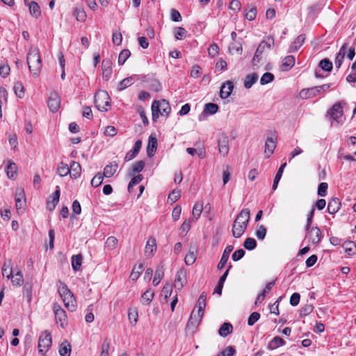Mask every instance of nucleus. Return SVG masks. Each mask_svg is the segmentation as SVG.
Listing matches in <instances>:
<instances>
[{
    "instance_id": "nucleus-7",
    "label": "nucleus",
    "mask_w": 356,
    "mask_h": 356,
    "mask_svg": "<svg viewBox=\"0 0 356 356\" xmlns=\"http://www.w3.org/2000/svg\"><path fill=\"white\" fill-rule=\"evenodd\" d=\"M274 44V40L273 38H268L266 40H263L258 46L254 56L252 59V64L254 66L257 65L262 59V54L264 51L268 49H270Z\"/></svg>"
},
{
    "instance_id": "nucleus-49",
    "label": "nucleus",
    "mask_w": 356,
    "mask_h": 356,
    "mask_svg": "<svg viewBox=\"0 0 356 356\" xmlns=\"http://www.w3.org/2000/svg\"><path fill=\"white\" fill-rule=\"evenodd\" d=\"M131 56V52L129 49L122 50L118 56V64L119 65H122L125 61L129 58Z\"/></svg>"
},
{
    "instance_id": "nucleus-63",
    "label": "nucleus",
    "mask_w": 356,
    "mask_h": 356,
    "mask_svg": "<svg viewBox=\"0 0 356 356\" xmlns=\"http://www.w3.org/2000/svg\"><path fill=\"white\" fill-rule=\"evenodd\" d=\"M145 167V162L143 161H138L135 162L131 168L133 173L140 172Z\"/></svg>"
},
{
    "instance_id": "nucleus-57",
    "label": "nucleus",
    "mask_w": 356,
    "mask_h": 356,
    "mask_svg": "<svg viewBox=\"0 0 356 356\" xmlns=\"http://www.w3.org/2000/svg\"><path fill=\"white\" fill-rule=\"evenodd\" d=\"M186 33V30L183 27H177L174 31V35L177 40H182Z\"/></svg>"
},
{
    "instance_id": "nucleus-53",
    "label": "nucleus",
    "mask_w": 356,
    "mask_h": 356,
    "mask_svg": "<svg viewBox=\"0 0 356 356\" xmlns=\"http://www.w3.org/2000/svg\"><path fill=\"white\" fill-rule=\"evenodd\" d=\"M314 310V306L312 304L305 305L300 310V317H305L311 314Z\"/></svg>"
},
{
    "instance_id": "nucleus-1",
    "label": "nucleus",
    "mask_w": 356,
    "mask_h": 356,
    "mask_svg": "<svg viewBox=\"0 0 356 356\" xmlns=\"http://www.w3.org/2000/svg\"><path fill=\"white\" fill-rule=\"evenodd\" d=\"M250 218L248 209H243L237 215L232 225V235L235 238L241 237L247 229Z\"/></svg>"
},
{
    "instance_id": "nucleus-27",
    "label": "nucleus",
    "mask_w": 356,
    "mask_h": 356,
    "mask_svg": "<svg viewBox=\"0 0 356 356\" xmlns=\"http://www.w3.org/2000/svg\"><path fill=\"white\" fill-rule=\"evenodd\" d=\"M305 40V35H298L293 42L291 44L289 47V52H295L297 51L300 47L303 44Z\"/></svg>"
},
{
    "instance_id": "nucleus-51",
    "label": "nucleus",
    "mask_w": 356,
    "mask_h": 356,
    "mask_svg": "<svg viewBox=\"0 0 356 356\" xmlns=\"http://www.w3.org/2000/svg\"><path fill=\"white\" fill-rule=\"evenodd\" d=\"M143 179V176L142 175H138L135 177H134L129 185H128V191L129 193H131L132 192V189L134 188V186H136V184H139Z\"/></svg>"
},
{
    "instance_id": "nucleus-3",
    "label": "nucleus",
    "mask_w": 356,
    "mask_h": 356,
    "mask_svg": "<svg viewBox=\"0 0 356 356\" xmlns=\"http://www.w3.org/2000/svg\"><path fill=\"white\" fill-rule=\"evenodd\" d=\"M58 291L63 301L65 307L70 312L75 311L76 308V300L73 293L68 289L67 286L63 282H60Z\"/></svg>"
},
{
    "instance_id": "nucleus-40",
    "label": "nucleus",
    "mask_w": 356,
    "mask_h": 356,
    "mask_svg": "<svg viewBox=\"0 0 356 356\" xmlns=\"http://www.w3.org/2000/svg\"><path fill=\"white\" fill-rule=\"evenodd\" d=\"M218 106L214 103H207L204 105L203 114L213 115L218 111Z\"/></svg>"
},
{
    "instance_id": "nucleus-21",
    "label": "nucleus",
    "mask_w": 356,
    "mask_h": 356,
    "mask_svg": "<svg viewBox=\"0 0 356 356\" xmlns=\"http://www.w3.org/2000/svg\"><path fill=\"white\" fill-rule=\"evenodd\" d=\"M5 170L9 179H15L16 178L17 175V166L14 162L8 161V165Z\"/></svg>"
},
{
    "instance_id": "nucleus-31",
    "label": "nucleus",
    "mask_w": 356,
    "mask_h": 356,
    "mask_svg": "<svg viewBox=\"0 0 356 356\" xmlns=\"http://www.w3.org/2000/svg\"><path fill=\"white\" fill-rule=\"evenodd\" d=\"M285 344V341L280 337H275L268 344L269 350H275Z\"/></svg>"
},
{
    "instance_id": "nucleus-35",
    "label": "nucleus",
    "mask_w": 356,
    "mask_h": 356,
    "mask_svg": "<svg viewBox=\"0 0 356 356\" xmlns=\"http://www.w3.org/2000/svg\"><path fill=\"white\" fill-rule=\"evenodd\" d=\"M233 330V326L229 323H224L218 330V334L222 337H226Z\"/></svg>"
},
{
    "instance_id": "nucleus-43",
    "label": "nucleus",
    "mask_w": 356,
    "mask_h": 356,
    "mask_svg": "<svg viewBox=\"0 0 356 356\" xmlns=\"http://www.w3.org/2000/svg\"><path fill=\"white\" fill-rule=\"evenodd\" d=\"M71 346L67 342L62 343L59 348V354L60 356H70Z\"/></svg>"
},
{
    "instance_id": "nucleus-36",
    "label": "nucleus",
    "mask_w": 356,
    "mask_h": 356,
    "mask_svg": "<svg viewBox=\"0 0 356 356\" xmlns=\"http://www.w3.org/2000/svg\"><path fill=\"white\" fill-rule=\"evenodd\" d=\"M28 6L29 8V12L32 16L37 18L40 15V14H41L40 8L39 5L35 1H31L28 4Z\"/></svg>"
},
{
    "instance_id": "nucleus-13",
    "label": "nucleus",
    "mask_w": 356,
    "mask_h": 356,
    "mask_svg": "<svg viewBox=\"0 0 356 356\" xmlns=\"http://www.w3.org/2000/svg\"><path fill=\"white\" fill-rule=\"evenodd\" d=\"M218 146L219 153L222 156H226L228 154L229 150V138L225 135H221L218 140Z\"/></svg>"
},
{
    "instance_id": "nucleus-17",
    "label": "nucleus",
    "mask_w": 356,
    "mask_h": 356,
    "mask_svg": "<svg viewBox=\"0 0 356 356\" xmlns=\"http://www.w3.org/2000/svg\"><path fill=\"white\" fill-rule=\"evenodd\" d=\"M234 88V84L231 81H227L220 87V96L222 99H226L231 95Z\"/></svg>"
},
{
    "instance_id": "nucleus-18",
    "label": "nucleus",
    "mask_w": 356,
    "mask_h": 356,
    "mask_svg": "<svg viewBox=\"0 0 356 356\" xmlns=\"http://www.w3.org/2000/svg\"><path fill=\"white\" fill-rule=\"evenodd\" d=\"M234 248L232 245H227L225 249L224 250V252L222 253V255L221 257V259L217 266V268L218 270H222L226 265L230 253L232 252Z\"/></svg>"
},
{
    "instance_id": "nucleus-24",
    "label": "nucleus",
    "mask_w": 356,
    "mask_h": 356,
    "mask_svg": "<svg viewBox=\"0 0 356 356\" xmlns=\"http://www.w3.org/2000/svg\"><path fill=\"white\" fill-rule=\"evenodd\" d=\"M157 147V139L155 137L150 136L148 140V144L147 147V154L149 157H152Z\"/></svg>"
},
{
    "instance_id": "nucleus-44",
    "label": "nucleus",
    "mask_w": 356,
    "mask_h": 356,
    "mask_svg": "<svg viewBox=\"0 0 356 356\" xmlns=\"http://www.w3.org/2000/svg\"><path fill=\"white\" fill-rule=\"evenodd\" d=\"M73 14L79 22H84L86 19V13L83 8H76L73 11Z\"/></svg>"
},
{
    "instance_id": "nucleus-20",
    "label": "nucleus",
    "mask_w": 356,
    "mask_h": 356,
    "mask_svg": "<svg viewBox=\"0 0 356 356\" xmlns=\"http://www.w3.org/2000/svg\"><path fill=\"white\" fill-rule=\"evenodd\" d=\"M141 147L142 141L140 140H138L135 143L134 147L127 153L124 159L127 161H129L134 159L138 155Z\"/></svg>"
},
{
    "instance_id": "nucleus-39",
    "label": "nucleus",
    "mask_w": 356,
    "mask_h": 356,
    "mask_svg": "<svg viewBox=\"0 0 356 356\" xmlns=\"http://www.w3.org/2000/svg\"><path fill=\"white\" fill-rule=\"evenodd\" d=\"M342 247L344 249L345 252L349 256H353L355 254L356 245L353 241H346L342 245Z\"/></svg>"
},
{
    "instance_id": "nucleus-62",
    "label": "nucleus",
    "mask_w": 356,
    "mask_h": 356,
    "mask_svg": "<svg viewBox=\"0 0 356 356\" xmlns=\"http://www.w3.org/2000/svg\"><path fill=\"white\" fill-rule=\"evenodd\" d=\"M267 230L264 225H259L256 230L255 235L259 240H264L266 237Z\"/></svg>"
},
{
    "instance_id": "nucleus-52",
    "label": "nucleus",
    "mask_w": 356,
    "mask_h": 356,
    "mask_svg": "<svg viewBox=\"0 0 356 356\" xmlns=\"http://www.w3.org/2000/svg\"><path fill=\"white\" fill-rule=\"evenodd\" d=\"M118 239L115 236H109L105 243V246L108 250H113L117 247L118 245Z\"/></svg>"
},
{
    "instance_id": "nucleus-30",
    "label": "nucleus",
    "mask_w": 356,
    "mask_h": 356,
    "mask_svg": "<svg viewBox=\"0 0 356 356\" xmlns=\"http://www.w3.org/2000/svg\"><path fill=\"white\" fill-rule=\"evenodd\" d=\"M275 147V139L272 137L268 138L265 144V153L268 158L273 153Z\"/></svg>"
},
{
    "instance_id": "nucleus-55",
    "label": "nucleus",
    "mask_w": 356,
    "mask_h": 356,
    "mask_svg": "<svg viewBox=\"0 0 356 356\" xmlns=\"http://www.w3.org/2000/svg\"><path fill=\"white\" fill-rule=\"evenodd\" d=\"M203 209V204L197 202L193 208V216L195 218V219H198L202 213Z\"/></svg>"
},
{
    "instance_id": "nucleus-46",
    "label": "nucleus",
    "mask_w": 356,
    "mask_h": 356,
    "mask_svg": "<svg viewBox=\"0 0 356 356\" xmlns=\"http://www.w3.org/2000/svg\"><path fill=\"white\" fill-rule=\"evenodd\" d=\"M318 66L324 71L330 72L332 70V63L327 58L321 60L318 64Z\"/></svg>"
},
{
    "instance_id": "nucleus-12",
    "label": "nucleus",
    "mask_w": 356,
    "mask_h": 356,
    "mask_svg": "<svg viewBox=\"0 0 356 356\" xmlns=\"http://www.w3.org/2000/svg\"><path fill=\"white\" fill-rule=\"evenodd\" d=\"M8 268L10 269L9 273L6 275L8 279H11V282L13 286H20L24 282L23 274L21 271H17L15 275L13 274V268L11 264L8 265Z\"/></svg>"
},
{
    "instance_id": "nucleus-60",
    "label": "nucleus",
    "mask_w": 356,
    "mask_h": 356,
    "mask_svg": "<svg viewBox=\"0 0 356 356\" xmlns=\"http://www.w3.org/2000/svg\"><path fill=\"white\" fill-rule=\"evenodd\" d=\"M104 176L101 172H98L91 180V185L93 187H98L103 181Z\"/></svg>"
},
{
    "instance_id": "nucleus-5",
    "label": "nucleus",
    "mask_w": 356,
    "mask_h": 356,
    "mask_svg": "<svg viewBox=\"0 0 356 356\" xmlns=\"http://www.w3.org/2000/svg\"><path fill=\"white\" fill-rule=\"evenodd\" d=\"M95 104L100 111H107L111 108V98L105 90H99L95 95Z\"/></svg>"
},
{
    "instance_id": "nucleus-45",
    "label": "nucleus",
    "mask_w": 356,
    "mask_h": 356,
    "mask_svg": "<svg viewBox=\"0 0 356 356\" xmlns=\"http://www.w3.org/2000/svg\"><path fill=\"white\" fill-rule=\"evenodd\" d=\"M154 298V292L147 290L141 296V302L144 305H149Z\"/></svg>"
},
{
    "instance_id": "nucleus-54",
    "label": "nucleus",
    "mask_w": 356,
    "mask_h": 356,
    "mask_svg": "<svg viewBox=\"0 0 356 356\" xmlns=\"http://www.w3.org/2000/svg\"><path fill=\"white\" fill-rule=\"evenodd\" d=\"M243 246L248 250H252L257 246V241L253 238H247L243 243Z\"/></svg>"
},
{
    "instance_id": "nucleus-61",
    "label": "nucleus",
    "mask_w": 356,
    "mask_h": 356,
    "mask_svg": "<svg viewBox=\"0 0 356 356\" xmlns=\"http://www.w3.org/2000/svg\"><path fill=\"white\" fill-rule=\"evenodd\" d=\"M236 353V350L233 346H227L221 350L217 356H233Z\"/></svg>"
},
{
    "instance_id": "nucleus-22",
    "label": "nucleus",
    "mask_w": 356,
    "mask_h": 356,
    "mask_svg": "<svg viewBox=\"0 0 356 356\" xmlns=\"http://www.w3.org/2000/svg\"><path fill=\"white\" fill-rule=\"evenodd\" d=\"M175 282V287H177V289L179 290H180L181 289H182L184 287V284L186 283V273H185L184 270L181 269L177 271V273L176 274Z\"/></svg>"
},
{
    "instance_id": "nucleus-64",
    "label": "nucleus",
    "mask_w": 356,
    "mask_h": 356,
    "mask_svg": "<svg viewBox=\"0 0 356 356\" xmlns=\"http://www.w3.org/2000/svg\"><path fill=\"white\" fill-rule=\"evenodd\" d=\"M181 197V191L179 190H173L168 195V200L171 203H175Z\"/></svg>"
},
{
    "instance_id": "nucleus-16",
    "label": "nucleus",
    "mask_w": 356,
    "mask_h": 356,
    "mask_svg": "<svg viewBox=\"0 0 356 356\" xmlns=\"http://www.w3.org/2000/svg\"><path fill=\"white\" fill-rule=\"evenodd\" d=\"M112 63L110 59H104L102 63V78L108 81L111 76L112 74Z\"/></svg>"
},
{
    "instance_id": "nucleus-8",
    "label": "nucleus",
    "mask_w": 356,
    "mask_h": 356,
    "mask_svg": "<svg viewBox=\"0 0 356 356\" xmlns=\"http://www.w3.org/2000/svg\"><path fill=\"white\" fill-rule=\"evenodd\" d=\"M346 104L343 100L335 103L327 111V114L333 120L342 124L343 120L341 118L343 115V108Z\"/></svg>"
},
{
    "instance_id": "nucleus-50",
    "label": "nucleus",
    "mask_w": 356,
    "mask_h": 356,
    "mask_svg": "<svg viewBox=\"0 0 356 356\" xmlns=\"http://www.w3.org/2000/svg\"><path fill=\"white\" fill-rule=\"evenodd\" d=\"M134 83V79L133 77H127L122 80L119 85H118V89L119 90H122L129 86H131Z\"/></svg>"
},
{
    "instance_id": "nucleus-48",
    "label": "nucleus",
    "mask_w": 356,
    "mask_h": 356,
    "mask_svg": "<svg viewBox=\"0 0 356 356\" xmlns=\"http://www.w3.org/2000/svg\"><path fill=\"white\" fill-rule=\"evenodd\" d=\"M57 172L60 177H65L70 174V170L67 164L61 162L58 166Z\"/></svg>"
},
{
    "instance_id": "nucleus-29",
    "label": "nucleus",
    "mask_w": 356,
    "mask_h": 356,
    "mask_svg": "<svg viewBox=\"0 0 356 356\" xmlns=\"http://www.w3.org/2000/svg\"><path fill=\"white\" fill-rule=\"evenodd\" d=\"M156 250V240L153 238H150L147 241L145 248V253L147 256L152 255Z\"/></svg>"
},
{
    "instance_id": "nucleus-10",
    "label": "nucleus",
    "mask_w": 356,
    "mask_h": 356,
    "mask_svg": "<svg viewBox=\"0 0 356 356\" xmlns=\"http://www.w3.org/2000/svg\"><path fill=\"white\" fill-rule=\"evenodd\" d=\"M53 311L56 323H60L62 327H64L67 324V315L65 310L58 305L54 304Z\"/></svg>"
},
{
    "instance_id": "nucleus-23",
    "label": "nucleus",
    "mask_w": 356,
    "mask_h": 356,
    "mask_svg": "<svg viewBox=\"0 0 356 356\" xmlns=\"http://www.w3.org/2000/svg\"><path fill=\"white\" fill-rule=\"evenodd\" d=\"M341 207V202L339 198H332L327 204V212L330 214L336 213Z\"/></svg>"
},
{
    "instance_id": "nucleus-59",
    "label": "nucleus",
    "mask_w": 356,
    "mask_h": 356,
    "mask_svg": "<svg viewBox=\"0 0 356 356\" xmlns=\"http://www.w3.org/2000/svg\"><path fill=\"white\" fill-rule=\"evenodd\" d=\"M14 91L19 98H22L24 95V88L22 83L17 82L14 86Z\"/></svg>"
},
{
    "instance_id": "nucleus-41",
    "label": "nucleus",
    "mask_w": 356,
    "mask_h": 356,
    "mask_svg": "<svg viewBox=\"0 0 356 356\" xmlns=\"http://www.w3.org/2000/svg\"><path fill=\"white\" fill-rule=\"evenodd\" d=\"M164 275V268L162 265L158 266L156 270L155 275L153 280V284L157 286Z\"/></svg>"
},
{
    "instance_id": "nucleus-9",
    "label": "nucleus",
    "mask_w": 356,
    "mask_h": 356,
    "mask_svg": "<svg viewBox=\"0 0 356 356\" xmlns=\"http://www.w3.org/2000/svg\"><path fill=\"white\" fill-rule=\"evenodd\" d=\"M51 346V337L49 332L45 331L39 338L38 351L44 354Z\"/></svg>"
},
{
    "instance_id": "nucleus-25",
    "label": "nucleus",
    "mask_w": 356,
    "mask_h": 356,
    "mask_svg": "<svg viewBox=\"0 0 356 356\" xmlns=\"http://www.w3.org/2000/svg\"><path fill=\"white\" fill-rule=\"evenodd\" d=\"M118 168V165L116 162L111 163L105 166L102 175L105 177L110 178L116 172Z\"/></svg>"
},
{
    "instance_id": "nucleus-37",
    "label": "nucleus",
    "mask_w": 356,
    "mask_h": 356,
    "mask_svg": "<svg viewBox=\"0 0 356 356\" xmlns=\"http://www.w3.org/2000/svg\"><path fill=\"white\" fill-rule=\"evenodd\" d=\"M82 260V255L80 254L72 257V267L74 271H78L81 269Z\"/></svg>"
},
{
    "instance_id": "nucleus-4",
    "label": "nucleus",
    "mask_w": 356,
    "mask_h": 356,
    "mask_svg": "<svg viewBox=\"0 0 356 356\" xmlns=\"http://www.w3.org/2000/svg\"><path fill=\"white\" fill-rule=\"evenodd\" d=\"M171 108L168 102L165 99L161 101H154L152 104V113L153 121H156L159 115L168 116L170 113Z\"/></svg>"
},
{
    "instance_id": "nucleus-58",
    "label": "nucleus",
    "mask_w": 356,
    "mask_h": 356,
    "mask_svg": "<svg viewBox=\"0 0 356 356\" xmlns=\"http://www.w3.org/2000/svg\"><path fill=\"white\" fill-rule=\"evenodd\" d=\"M196 260V254L194 251L190 250L186 255L184 261L186 265L190 266L194 264Z\"/></svg>"
},
{
    "instance_id": "nucleus-42",
    "label": "nucleus",
    "mask_w": 356,
    "mask_h": 356,
    "mask_svg": "<svg viewBox=\"0 0 356 356\" xmlns=\"http://www.w3.org/2000/svg\"><path fill=\"white\" fill-rule=\"evenodd\" d=\"M143 269L144 267L142 264H140L138 266H135L131 273L130 278L134 281L137 280L143 271Z\"/></svg>"
},
{
    "instance_id": "nucleus-2",
    "label": "nucleus",
    "mask_w": 356,
    "mask_h": 356,
    "mask_svg": "<svg viewBox=\"0 0 356 356\" xmlns=\"http://www.w3.org/2000/svg\"><path fill=\"white\" fill-rule=\"evenodd\" d=\"M26 60L31 73L33 76H38L42 68V60L38 47L33 46L30 47Z\"/></svg>"
},
{
    "instance_id": "nucleus-19",
    "label": "nucleus",
    "mask_w": 356,
    "mask_h": 356,
    "mask_svg": "<svg viewBox=\"0 0 356 356\" xmlns=\"http://www.w3.org/2000/svg\"><path fill=\"white\" fill-rule=\"evenodd\" d=\"M60 188L58 186L56 187V190L54 192L51 196V200H48L47 202V209L49 211H53L57 204L59 202V197H60Z\"/></svg>"
},
{
    "instance_id": "nucleus-14",
    "label": "nucleus",
    "mask_w": 356,
    "mask_h": 356,
    "mask_svg": "<svg viewBox=\"0 0 356 356\" xmlns=\"http://www.w3.org/2000/svg\"><path fill=\"white\" fill-rule=\"evenodd\" d=\"M307 237L313 244L318 243L321 240V231L318 227H313L309 230H307Z\"/></svg>"
},
{
    "instance_id": "nucleus-15",
    "label": "nucleus",
    "mask_w": 356,
    "mask_h": 356,
    "mask_svg": "<svg viewBox=\"0 0 356 356\" xmlns=\"http://www.w3.org/2000/svg\"><path fill=\"white\" fill-rule=\"evenodd\" d=\"M202 317L203 316H199L198 313H195V310H193L187 323L186 328L188 330H192L193 332L200 323Z\"/></svg>"
},
{
    "instance_id": "nucleus-6",
    "label": "nucleus",
    "mask_w": 356,
    "mask_h": 356,
    "mask_svg": "<svg viewBox=\"0 0 356 356\" xmlns=\"http://www.w3.org/2000/svg\"><path fill=\"white\" fill-rule=\"evenodd\" d=\"M331 86L332 83H327L322 86L302 89L300 92V95L302 99L312 98L322 92L327 91L330 88Z\"/></svg>"
},
{
    "instance_id": "nucleus-28",
    "label": "nucleus",
    "mask_w": 356,
    "mask_h": 356,
    "mask_svg": "<svg viewBox=\"0 0 356 356\" xmlns=\"http://www.w3.org/2000/svg\"><path fill=\"white\" fill-rule=\"evenodd\" d=\"M206 299H207V294L204 292H202L200 296H199V298L197 300V307L198 308L197 313L199 316H203L205 307H206Z\"/></svg>"
},
{
    "instance_id": "nucleus-34",
    "label": "nucleus",
    "mask_w": 356,
    "mask_h": 356,
    "mask_svg": "<svg viewBox=\"0 0 356 356\" xmlns=\"http://www.w3.org/2000/svg\"><path fill=\"white\" fill-rule=\"evenodd\" d=\"M70 177L72 178H76L81 175V168L79 163L73 161L70 165Z\"/></svg>"
},
{
    "instance_id": "nucleus-32",
    "label": "nucleus",
    "mask_w": 356,
    "mask_h": 356,
    "mask_svg": "<svg viewBox=\"0 0 356 356\" xmlns=\"http://www.w3.org/2000/svg\"><path fill=\"white\" fill-rule=\"evenodd\" d=\"M295 57L293 56H287L282 60V67L283 70H289L295 65Z\"/></svg>"
},
{
    "instance_id": "nucleus-56",
    "label": "nucleus",
    "mask_w": 356,
    "mask_h": 356,
    "mask_svg": "<svg viewBox=\"0 0 356 356\" xmlns=\"http://www.w3.org/2000/svg\"><path fill=\"white\" fill-rule=\"evenodd\" d=\"M274 79V75L270 72L264 73L260 79L261 85H266L273 81Z\"/></svg>"
},
{
    "instance_id": "nucleus-11",
    "label": "nucleus",
    "mask_w": 356,
    "mask_h": 356,
    "mask_svg": "<svg viewBox=\"0 0 356 356\" xmlns=\"http://www.w3.org/2000/svg\"><path fill=\"white\" fill-rule=\"evenodd\" d=\"M47 104L51 112L56 113L58 111L60 105V99L56 92H51L50 93Z\"/></svg>"
},
{
    "instance_id": "nucleus-26",
    "label": "nucleus",
    "mask_w": 356,
    "mask_h": 356,
    "mask_svg": "<svg viewBox=\"0 0 356 356\" xmlns=\"http://www.w3.org/2000/svg\"><path fill=\"white\" fill-rule=\"evenodd\" d=\"M26 201L23 193H19L15 195V207L18 213L24 211Z\"/></svg>"
},
{
    "instance_id": "nucleus-47",
    "label": "nucleus",
    "mask_w": 356,
    "mask_h": 356,
    "mask_svg": "<svg viewBox=\"0 0 356 356\" xmlns=\"http://www.w3.org/2000/svg\"><path fill=\"white\" fill-rule=\"evenodd\" d=\"M172 291V285L166 284L161 290V296L164 297L165 302H168V298L171 296Z\"/></svg>"
},
{
    "instance_id": "nucleus-38",
    "label": "nucleus",
    "mask_w": 356,
    "mask_h": 356,
    "mask_svg": "<svg viewBox=\"0 0 356 356\" xmlns=\"http://www.w3.org/2000/svg\"><path fill=\"white\" fill-rule=\"evenodd\" d=\"M286 163H284L280 165V168L278 169V170L275 175V179L273 181V186H272V189L273 191H275L277 189L278 183L282 176L283 171H284V169L286 167Z\"/></svg>"
},
{
    "instance_id": "nucleus-33",
    "label": "nucleus",
    "mask_w": 356,
    "mask_h": 356,
    "mask_svg": "<svg viewBox=\"0 0 356 356\" xmlns=\"http://www.w3.org/2000/svg\"><path fill=\"white\" fill-rule=\"evenodd\" d=\"M258 79V75L257 73H252L245 76L244 80V87L247 89L250 88L252 85L256 83Z\"/></svg>"
}]
</instances>
